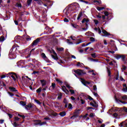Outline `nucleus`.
<instances>
[{"instance_id":"nucleus-62","label":"nucleus","mask_w":127,"mask_h":127,"mask_svg":"<svg viewBox=\"0 0 127 127\" xmlns=\"http://www.w3.org/2000/svg\"><path fill=\"white\" fill-rule=\"evenodd\" d=\"M7 115L8 116L9 119H12V117H13L12 114H10L9 113H8Z\"/></svg>"},{"instance_id":"nucleus-46","label":"nucleus","mask_w":127,"mask_h":127,"mask_svg":"<svg viewBox=\"0 0 127 127\" xmlns=\"http://www.w3.org/2000/svg\"><path fill=\"white\" fill-rule=\"evenodd\" d=\"M12 125L14 126V127H19V124H17V123H16V122H14L13 124H12Z\"/></svg>"},{"instance_id":"nucleus-15","label":"nucleus","mask_w":127,"mask_h":127,"mask_svg":"<svg viewBox=\"0 0 127 127\" xmlns=\"http://www.w3.org/2000/svg\"><path fill=\"white\" fill-rule=\"evenodd\" d=\"M40 82L42 84V87H44V86L46 85V80L43 79V80H40Z\"/></svg>"},{"instance_id":"nucleus-4","label":"nucleus","mask_w":127,"mask_h":127,"mask_svg":"<svg viewBox=\"0 0 127 127\" xmlns=\"http://www.w3.org/2000/svg\"><path fill=\"white\" fill-rule=\"evenodd\" d=\"M115 58L117 60H119L120 59H122V61H125L126 58V55H117L115 57Z\"/></svg>"},{"instance_id":"nucleus-24","label":"nucleus","mask_w":127,"mask_h":127,"mask_svg":"<svg viewBox=\"0 0 127 127\" xmlns=\"http://www.w3.org/2000/svg\"><path fill=\"white\" fill-rule=\"evenodd\" d=\"M82 15H83V11H80L77 17V20H79V19L81 18V17L82 16Z\"/></svg>"},{"instance_id":"nucleus-55","label":"nucleus","mask_w":127,"mask_h":127,"mask_svg":"<svg viewBox=\"0 0 127 127\" xmlns=\"http://www.w3.org/2000/svg\"><path fill=\"white\" fill-rule=\"evenodd\" d=\"M93 95L97 98H99V97H100V96H99V94H98V93L96 92H93Z\"/></svg>"},{"instance_id":"nucleus-33","label":"nucleus","mask_w":127,"mask_h":127,"mask_svg":"<svg viewBox=\"0 0 127 127\" xmlns=\"http://www.w3.org/2000/svg\"><path fill=\"white\" fill-rule=\"evenodd\" d=\"M4 17L5 20H7L10 18V16H9V15L5 14Z\"/></svg>"},{"instance_id":"nucleus-50","label":"nucleus","mask_w":127,"mask_h":127,"mask_svg":"<svg viewBox=\"0 0 127 127\" xmlns=\"http://www.w3.org/2000/svg\"><path fill=\"white\" fill-rule=\"evenodd\" d=\"M94 22L96 25H98V24H99V21H98V20L97 19H94Z\"/></svg>"},{"instance_id":"nucleus-39","label":"nucleus","mask_w":127,"mask_h":127,"mask_svg":"<svg viewBox=\"0 0 127 127\" xmlns=\"http://www.w3.org/2000/svg\"><path fill=\"white\" fill-rule=\"evenodd\" d=\"M42 88L41 87H39L38 89L36 90V93H39L41 92Z\"/></svg>"},{"instance_id":"nucleus-26","label":"nucleus","mask_w":127,"mask_h":127,"mask_svg":"<svg viewBox=\"0 0 127 127\" xmlns=\"http://www.w3.org/2000/svg\"><path fill=\"white\" fill-rule=\"evenodd\" d=\"M79 117V115L74 114V115L70 117V119H72V120H74V119H76Z\"/></svg>"},{"instance_id":"nucleus-56","label":"nucleus","mask_w":127,"mask_h":127,"mask_svg":"<svg viewBox=\"0 0 127 127\" xmlns=\"http://www.w3.org/2000/svg\"><path fill=\"white\" fill-rule=\"evenodd\" d=\"M58 100H61L62 99V94L60 93L59 96L58 97Z\"/></svg>"},{"instance_id":"nucleus-21","label":"nucleus","mask_w":127,"mask_h":127,"mask_svg":"<svg viewBox=\"0 0 127 127\" xmlns=\"http://www.w3.org/2000/svg\"><path fill=\"white\" fill-rule=\"evenodd\" d=\"M60 116H61V117H65V116H66V112L65 111H63L62 112H60L59 113Z\"/></svg>"},{"instance_id":"nucleus-44","label":"nucleus","mask_w":127,"mask_h":127,"mask_svg":"<svg viewBox=\"0 0 127 127\" xmlns=\"http://www.w3.org/2000/svg\"><path fill=\"white\" fill-rule=\"evenodd\" d=\"M119 72H117V73L116 74L115 77L116 80H119Z\"/></svg>"},{"instance_id":"nucleus-37","label":"nucleus","mask_w":127,"mask_h":127,"mask_svg":"<svg viewBox=\"0 0 127 127\" xmlns=\"http://www.w3.org/2000/svg\"><path fill=\"white\" fill-rule=\"evenodd\" d=\"M57 50H58V51L61 52L62 51H64V48H58Z\"/></svg>"},{"instance_id":"nucleus-49","label":"nucleus","mask_w":127,"mask_h":127,"mask_svg":"<svg viewBox=\"0 0 127 127\" xmlns=\"http://www.w3.org/2000/svg\"><path fill=\"white\" fill-rule=\"evenodd\" d=\"M91 56L92 57V58H96L97 56L96 55V53L91 54Z\"/></svg>"},{"instance_id":"nucleus-1","label":"nucleus","mask_w":127,"mask_h":127,"mask_svg":"<svg viewBox=\"0 0 127 127\" xmlns=\"http://www.w3.org/2000/svg\"><path fill=\"white\" fill-rule=\"evenodd\" d=\"M66 9V11L65 13V15H68V13L69 12H71L72 10H73L72 8H76V6L72 5V4H69L68 6H67Z\"/></svg>"},{"instance_id":"nucleus-23","label":"nucleus","mask_w":127,"mask_h":127,"mask_svg":"<svg viewBox=\"0 0 127 127\" xmlns=\"http://www.w3.org/2000/svg\"><path fill=\"white\" fill-rule=\"evenodd\" d=\"M15 6L18 7V8H19V7L21 8V7H22V5H21V3L17 2L16 3Z\"/></svg>"},{"instance_id":"nucleus-34","label":"nucleus","mask_w":127,"mask_h":127,"mask_svg":"<svg viewBox=\"0 0 127 127\" xmlns=\"http://www.w3.org/2000/svg\"><path fill=\"white\" fill-rule=\"evenodd\" d=\"M89 60H90L91 61H93V62H98V61H99L98 59H94L92 58H89Z\"/></svg>"},{"instance_id":"nucleus-14","label":"nucleus","mask_w":127,"mask_h":127,"mask_svg":"<svg viewBox=\"0 0 127 127\" xmlns=\"http://www.w3.org/2000/svg\"><path fill=\"white\" fill-rule=\"evenodd\" d=\"M32 107V104H31V103H30L28 105H25V109H26V110H29V109H31Z\"/></svg>"},{"instance_id":"nucleus-64","label":"nucleus","mask_w":127,"mask_h":127,"mask_svg":"<svg viewBox=\"0 0 127 127\" xmlns=\"http://www.w3.org/2000/svg\"><path fill=\"white\" fill-rule=\"evenodd\" d=\"M123 91L124 92H127V87H125V88H124L123 89Z\"/></svg>"},{"instance_id":"nucleus-17","label":"nucleus","mask_w":127,"mask_h":127,"mask_svg":"<svg viewBox=\"0 0 127 127\" xmlns=\"http://www.w3.org/2000/svg\"><path fill=\"white\" fill-rule=\"evenodd\" d=\"M62 88L63 91L66 94H67V93H66V92H67V93H69V91H68V90H67V88H66V86H65L64 85L62 87Z\"/></svg>"},{"instance_id":"nucleus-27","label":"nucleus","mask_w":127,"mask_h":127,"mask_svg":"<svg viewBox=\"0 0 127 127\" xmlns=\"http://www.w3.org/2000/svg\"><path fill=\"white\" fill-rule=\"evenodd\" d=\"M71 25L72 26V27H73V28H78V27H79V26H78V25L76 24L71 23Z\"/></svg>"},{"instance_id":"nucleus-6","label":"nucleus","mask_w":127,"mask_h":127,"mask_svg":"<svg viewBox=\"0 0 127 127\" xmlns=\"http://www.w3.org/2000/svg\"><path fill=\"white\" fill-rule=\"evenodd\" d=\"M80 80H81V83L84 85V86H85L87 87V85H90L91 84V82L90 81H88L84 78H80Z\"/></svg>"},{"instance_id":"nucleus-41","label":"nucleus","mask_w":127,"mask_h":127,"mask_svg":"<svg viewBox=\"0 0 127 127\" xmlns=\"http://www.w3.org/2000/svg\"><path fill=\"white\" fill-rule=\"evenodd\" d=\"M46 124H47L46 122H41V123L37 124V125H40V126H43V125H46Z\"/></svg>"},{"instance_id":"nucleus-52","label":"nucleus","mask_w":127,"mask_h":127,"mask_svg":"<svg viewBox=\"0 0 127 127\" xmlns=\"http://www.w3.org/2000/svg\"><path fill=\"white\" fill-rule=\"evenodd\" d=\"M90 40L91 42H95V38H94V37H90Z\"/></svg>"},{"instance_id":"nucleus-43","label":"nucleus","mask_w":127,"mask_h":127,"mask_svg":"<svg viewBox=\"0 0 127 127\" xmlns=\"http://www.w3.org/2000/svg\"><path fill=\"white\" fill-rule=\"evenodd\" d=\"M69 92H70L71 95H74V94H75V90L73 89H69Z\"/></svg>"},{"instance_id":"nucleus-20","label":"nucleus","mask_w":127,"mask_h":127,"mask_svg":"<svg viewBox=\"0 0 127 127\" xmlns=\"http://www.w3.org/2000/svg\"><path fill=\"white\" fill-rule=\"evenodd\" d=\"M107 72L108 74V76L109 77H112V76L111 75L112 73L111 72V70L110 69V68H109V67L107 68Z\"/></svg>"},{"instance_id":"nucleus-10","label":"nucleus","mask_w":127,"mask_h":127,"mask_svg":"<svg viewBox=\"0 0 127 127\" xmlns=\"http://www.w3.org/2000/svg\"><path fill=\"white\" fill-rule=\"evenodd\" d=\"M120 98L118 99L117 98V96H115V101L117 103H121L122 104H127V102L126 101H123L121 100H120Z\"/></svg>"},{"instance_id":"nucleus-61","label":"nucleus","mask_w":127,"mask_h":127,"mask_svg":"<svg viewBox=\"0 0 127 127\" xmlns=\"http://www.w3.org/2000/svg\"><path fill=\"white\" fill-rule=\"evenodd\" d=\"M63 103H64V104H68V101H67V99H66V98H64V101H63Z\"/></svg>"},{"instance_id":"nucleus-5","label":"nucleus","mask_w":127,"mask_h":127,"mask_svg":"<svg viewBox=\"0 0 127 127\" xmlns=\"http://www.w3.org/2000/svg\"><path fill=\"white\" fill-rule=\"evenodd\" d=\"M41 55L42 58H43V59H44V60H45V61H46L47 63H51V61L49 60L44 53H42Z\"/></svg>"},{"instance_id":"nucleus-58","label":"nucleus","mask_w":127,"mask_h":127,"mask_svg":"<svg viewBox=\"0 0 127 127\" xmlns=\"http://www.w3.org/2000/svg\"><path fill=\"white\" fill-rule=\"evenodd\" d=\"M123 62H124V64L125 65H127V58L124 60V61H123Z\"/></svg>"},{"instance_id":"nucleus-60","label":"nucleus","mask_w":127,"mask_h":127,"mask_svg":"<svg viewBox=\"0 0 127 127\" xmlns=\"http://www.w3.org/2000/svg\"><path fill=\"white\" fill-rule=\"evenodd\" d=\"M90 105H91L92 107H94V108H97V105H95L93 102H91L90 103Z\"/></svg>"},{"instance_id":"nucleus-25","label":"nucleus","mask_w":127,"mask_h":127,"mask_svg":"<svg viewBox=\"0 0 127 127\" xmlns=\"http://www.w3.org/2000/svg\"><path fill=\"white\" fill-rule=\"evenodd\" d=\"M35 123L34 125H35V126H38V125H40V124H41V120H35L34 121Z\"/></svg>"},{"instance_id":"nucleus-19","label":"nucleus","mask_w":127,"mask_h":127,"mask_svg":"<svg viewBox=\"0 0 127 127\" xmlns=\"http://www.w3.org/2000/svg\"><path fill=\"white\" fill-rule=\"evenodd\" d=\"M89 21H90V19L89 18H84L82 19L81 22L82 23H84L85 22L88 23Z\"/></svg>"},{"instance_id":"nucleus-42","label":"nucleus","mask_w":127,"mask_h":127,"mask_svg":"<svg viewBox=\"0 0 127 127\" xmlns=\"http://www.w3.org/2000/svg\"><path fill=\"white\" fill-rule=\"evenodd\" d=\"M2 41H4V37L3 36H1L0 37V42H2Z\"/></svg>"},{"instance_id":"nucleus-32","label":"nucleus","mask_w":127,"mask_h":127,"mask_svg":"<svg viewBox=\"0 0 127 127\" xmlns=\"http://www.w3.org/2000/svg\"><path fill=\"white\" fill-rule=\"evenodd\" d=\"M83 65H84V64L80 62H78L76 64V66H77L78 67H83Z\"/></svg>"},{"instance_id":"nucleus-45","label":"nucleus","mask_w":127,"mask_h":127,"mask_svg":"<svg viewBox=\"0 0 127 127\" xmlns=\"http://www.w3.org/2000/svg\"><path fill=\"white\" fill-rule=\"evenodd\" d=\"M110 42H113L112 46H113V47H115L116 48H117V46H116V44H115V41L111 40H110Z\"/></svg>"},{"instance_id":"nucleus-35","label":"nucleus","mask_w":127,"mask_h":127,"mask_svg":"<svg viewBox=\"0 0 127 127\" xmlns=\"http://www.w3.org/2000/svg\"><path fill=\"white\" fill-rule=\"evenodd\" d=\"M32 2V0H27V3L28 6H30V4H31Z\"/></svg>"},{"instance_id":"nucleus-3","label":"nucleus","mask_w":127,"mask_h":127,"mask_svg":"<svg viewBox=\"0 0 127 127\" xmlns=\"http://www.w3.org/2000/svg\"><path fill=\"white\" fill-rule=\"evenodd\" d=\"M40 40H41V38H37L36 40L33 41V42L31 44V46L32 47H33V46H36V45H37V44L40 42Z\"/></svg>"},{"instance_id":"nucleus-18","label":"nucleus","mask_w":127,"mask_h":127,"mask_svg":"<svg viewBox=\"0 0 127 127\" xmlns=\"http://www.w3.org/2000/svg\"><path fill=\"white\" fill-rule=\"evenodd\" d=\"M84 98L85 100H88H88H89L90 101H94V99L90 96H88L87 97L84 96Z\"/></svg>"},{"instance_id":"nucleus-16","label":"nucleus","mask_w":127,"mask_h":127,"mask_svg":"<svg viewBox=\"0 0 127 127\" xmlns=\"http://www.w3.org/2000/svg\"><path fill=\"white\" fill-rule=\"evenodd\" d=\"M12 74H14L15 77H16V80H21V78L19 75L16 74V73H12Z\"/></svg>"},{"instance_id":"nucleus-59","label":"nucleus","mask_w":127,"mask_h":127,"mask_svg":"<svg viewBox=\"0 0 127 127\" xmlns=\"http://www.w3.org/2000/svg\"><path fill=\"white\" fill-rule=\"evenodd\" d=\"M19 120L20 119L17 117L14 118V122H17L18 121H19Z\"/></svg>"},{"instance_id":"nucleus-63","label":"nucleus","mask_w":127,"mask_h":127,"mask_svg":"<svg viewBox=\"0 0 127 127\" xmlns=\"http://www.w3.org/2000/svg\"><path fill=\"white\" fill-rule=\"evenodd\" d=\"M80 101H81L82 105H84V104H85V103H86V101H85L83 99H81Z\"/></svg>"},{"instance_id":"nucleus-53","label":"nucleus","mask_w":127,"mask_h":127,"mask_svg":"<svg viewBox=\"0 0 127 127\" xmlns=\"http://www.w3.org/2000/svg\"><path fill=\"white\" fill-rule=\"evenodd\" d=\"M32 75H36V74H39V71H34L32 73Z\"/></svg>"},{"instance_id":"nucleus-9","label":"nucleus","mask_w":127,"mask_h":127,"mask_svg":"<svg viewBox=\"0 0 127 127\" xmlns=\"http://www.w3.org/2000/svg\"><path fill=\"white\" fill-rule=\"evenodd\" d=\"M8 89H9V90H10V91L11 92H16L17 94H18V92H18V91L17 90H16L15 87L9 86Z\"/></svg>"},{"instance_id":"nucleus-54","label":"nucleus","mask_w":127,"mask_h":127,"mask_svg":"<svg viewBox=\"0 0 127 127\" xmlns=\"http://www.w3.org/2000/svg\"><path fill=\"white\" fill-rule=\"evenodd\" d=\"M18 117H20V118H22L23 119H25V116L24 115H21L20 114H18Z\"/></svg>"},{"instance_id":"nucleus-22","label":"nucleus","mask_w":127,"mask_h":127,"mask_svg":"<svg viewBox=\"0 0 127 127\" xmlns=\"http://www.w3.org/2000/svg\"><path fill=\"white\" fill-rule=\"evenodd\" d=\"M80 112H81V109L75 110L74 114H75V115H78L79 116V115H80Z\"/></svg>"},{"instance_id":"nucleus-12","label":"nucleus","mask_w":127,"mask_h":127,"mask_svg":"<svg viewBox=\"0 0 127 127\" xmlns=\"http://www.w3.org/2000/svg\"><path fill=\"white\" fill-rule=\"evenodd\" d=\"M124 126L127 127V119L125 122L120 123V127H123Z\"/></svg>"},{"instance_id":"nucleus-29","label":"nucleus","mask_w":127,"mask_h":127,"mask_svg":"<svg viewBox=\"0 0 127 127\" xmlns=\"http://www.w3.org/2000/svg\"><path fill=\"white\" fill-rule=\"evenodd\" d=\"M67 109H68L69 110H73V106L72 105V104L71 103L68 104Z\"/></svg>"},{"instance_id":"nucleus-30","label":"nucleus","mask_w":127,"mask_h":127,"mask_svg":"<svg viewBox=\"0 0 127 127\" xmlns=\"http://www.w3.org/2000/svg\"><path fill=\"white\" fill-rule=\"evenodd\" d=\"M96 8H97V10H98L99 11H101V10H103V9H105V7H99V6H97Z\"/></svg>"},{"instance_id":"nucleus-8","label":"nucleus","mask_w":127,"mask_h":127,"mask_svg":"<svg viewBox=\"0 0 127 127\" xmlns=\"http://www.w3.org/2000/svg\"><path fill=\"white\" fill-rule=\"evenodd\" d=\"M12 73H15V72H9L8 73V75H9V78H12L13 80L15 82V81H16V78L15 77V75H14V74Z\"/></svg>"},{"instance_id":"nucleus-36","label":"nucleus","mask_w":127,"mask_h":127,"mask_svg":"<svg viewBox=\"0 0 127 127\" xmlns=\"http://www.w3.org/2000/svg\"><path fill=\"white\" fill-rule=\"evenodd\" d=\"M78 42H76V44L78 45V44H80V43H82V42H83V41H82V40L78 39H77Z\"/></svg>"},{"instance_id":"nucleus-40","label":"nucleus","mask_w":127,"mask_h":127,"mask_svg":"<svg viewBox=\"0 0 127 127\" xmlns=\"http://www.w3.org/2000/svg\"><path fill=\"white\" fill-rule=\"evenodd\" d=\"M34 101L35 102V103H37V104H38V105H41V104H42L40 101H39V100H36L35 99Z\"/></svg>"},{"instance_id":"nucleus-48","label":"nucleus","mask_w":127,"mask_h":127,"mask_svg":"<svg viewBox=\"0 0 127 127\" xmlns=\"http://www.w3.org/2000/svg\"><path fill=\"white\" fill-rule=\"evenodd\" d=\"M56 81L58 82V83H59V84H62L63 82L62 81L60 80V79L57 78L56 79Z\"/></svg>"},{"instance_id":"nucleus-57","label":"nucleus","mask_w":127,"mask_h":127,"mask_svg":"<svg viewBox=\"0 0 127 127\" xmlns=\"http://www.w3.org/2000/svg\"><path fill=\"white\" fill-rule=\"evenodd\" d=\"M26 40H27V41H30V40H31V38L29 37V36H28V37L26 38Z\"/></svg>"},{"instance_id":"nucleus-13","label":"nucleus","mask_w":127,"mask_h":127,"mask_svg":"<svg viewBox=\"0 0 127 127\" xmlns=\"http://www.w3.org/2000/svg\"><path fill=\"white\" fill-rule=\"evenodd\" d=\"M52 56V58H53V59H54V60H56V61H57L58 60H59V58H58V56L55 55H51Z\"/></svg>"},{"instance_id":"nucleus-28","label":"nucleus","mask_w":127,"mask_h":127,"mask_svg":"<svg viewBox=\"0 0 127 127\" xmlns=\"http://www.w3.org/2000/svg\"><path fill=\"white\" fill-rule=\"evenodd\" d=\"M52 88L53 90H54L55 88H56V84L55 83H52L51 86L50 87V88Z\"/></svg>"},{"instance_id":"nucleus-7","label":"nucleus","mask_w":127,"mask_h":127,"mask_svg":"<svg viewBox=\"0 0 127 127\" xmlns=\"http://www.w3.org/2000/svg\"><path fill=\"white\" fill-rule=\"evenodd\" d=\"M17 50V48L15 47V46H13L12 48L10 49V52H9V55L10 54H12L13 53H14L15 52H16V51Z\"/></svg>"},{"instance_id":"nucleus-11","label":"nucleus","mask_w":127,"mask_h":127,"mask_svg":"<svg viewBox=\"0 0 127 127\" xmlns=\"http://www.w3.org/2000/svg\"><path fill=\"white\" fill-rule=\"evenodd\" d=\"M102 33H104V34L106 36H109V35H111V34L109 32H108L106 30H104V29H102Z\"/></svg>"},{"instance_id":"nucleus-31","label":"nucleus","mask_w":127,"mask_h":127,"mask_svg":"<svg viewBox=\"0 0 127 127\" xmlns=\"http://www.w3.org/2000/svg\"><path fill=\"white\" fill-rule=\"evenodd\" d=\"M121 99H122V100H123L124 101H127V95H125L123 96H121Z\"/></svg>"},{"instance_id":"nucleus-2","label":"nucleus","mask_w":127,"mask_h":127,"mask_svg":"<svg viewBox=\"0 0 127 127\" xmlns=\"http://www.w3.org/2000/svg\"><path fill=\"white\" fill-rule=\"evenodd\" d=\"M73 72L76 74H77L78 76H83V75H86V72L82 69L74 70Z\"/></svg>"},{"instance_id":"nucleus-51","label":"nucleus","mask_w":127,"mask_h":127,"mask_svg":"<svg viewBox=\"0 0 127 127\" xmlns=\"http://www.w3.org/2000/svg\"><path fill=\"white\" fill-rule=\"evenodd\" d=\"M118 116H119V114H118L117 113H114L113 114V117H114L115 119H118Z\"/></svg>"},{"instance_id":"nucleus-47","label":"nucleus","mask_w":127,"mask_h":127,"mask_svg":"<svg viewBox=\"0 0 127 127\" xmlns=\"http://www.w3.org/2000/svg\"><path fill=\"white\" fill-rule=\"evenodd\" d=\"M34 50H35V48H34V49H32L30 52V55H31V54H34Z\"/></svg>"},{"instance_id":"nucleus-38","label":"nucleus","mask_w":127,"mask_h":127,"mask_svg":"<svg viewBox=\"0 0 127 127\" xmlns=\"http://www.w3.org/2000/svg\"><path fill=\"white\" fill-rule=\"evenodd\" d=\"M20 104L22 105V106H25V107L26 106V102L24 101H20Z\"/></svg>"}]
</instances>
